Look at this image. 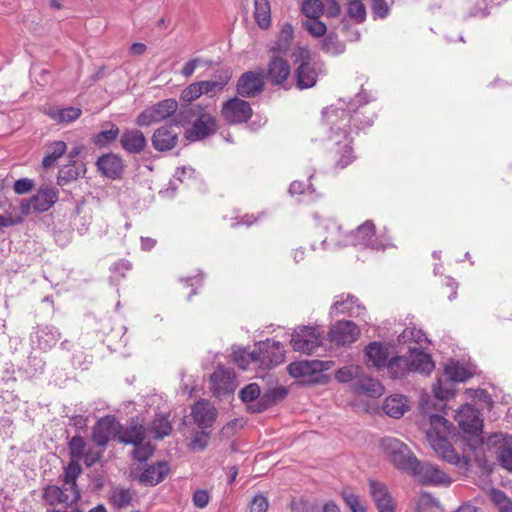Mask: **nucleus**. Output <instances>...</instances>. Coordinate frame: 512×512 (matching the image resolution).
<instances>
[{
    "label": "nucleus",
    "instance_id": "9d476101",
    "mask_svg": "<svg viewBox=\"0 0 512 512\" xmlns=\"http://www.w3.org/2000/svg\"><path fill=\"white\" fill-rule=\"evenodd\" d=\"M177 108L178 103L176 100H162L143 110L136 118L135 123L140 127L150 126L170 117L176 112Z\"/></svg>",
    "mask_w": 512,
    "mask_h": 512
},
{
    "label": "nucleus",
    "instance_id": "7ed1b4c3",
    "mask_svg": "<svg viewBox=\"0 0 512 512\" xmlns=\"http://www.w3.org/2000/svg\"><path fill=\"white\" fill-rule=\"evenodd\" d=\"M328 235L322 241L326 247L341 246L351 243L355 247L370 248L373 250H384L390 243L388 240L375 236V226L371 221H366L348 236H344L341 227L334 221L327 225Z\"/></svg>",
    "mask_w": 512,
    "mask_h": 512
},
{
    "label": "nucleus",
    "instance_id": "c03bdc74",
    "mask_svg": "<svg viewBox=\"0 0 512 512\" xmlns=\"http://www.w3.org/2000/svg\"><path fill=\"white\" fill-rule=\"evenodd\" d=\"M290 195H303V200L305 201H314L318 198L319 194L316 193L315 188L311 183L306 185L301 181H294L290 184L289 187Z\"/></svg>",
    "mask_w": 512,
    "mask_h": 512
},
{
    "label": "nucleus",
    "instance_id": "aec40b11",
    "mask_svg": "<svg viewBox=\"0 0 512 512\" xmlns=\"http://www.w3.org/2000/svg\"><path fill=\"white\" fill-rule=\"evenodd\" d=\"M263 85L261 73L248 71L239 78L237 92L242 97H254L262 92Z\"/></svg>",
    "mask_w": 512,
    "mask_h": 512
},
{
    "label": "nucleus",
    "instance_id": "5fc2aeb1",
    "mask_svg": "<svg viewBox=\"0 0 512 512\" xmlns=\"http://www.w3.org/2000/svg\"><path fill=\"white\" fill-rule=\"evenodd\" d=\"M303 14L310 18H319L324 11V5L320 0H305L301 5Z\"/></svg>",
    "mask_w": 512,
    "mask_h": 512
},
{
    "label": "nucleus",
    "instance_id": "f704fd0d",
    "mask_svg": "<svg viewBox=\"0 0 512 512\" xmlns=\"http://www.w3.org/2000/svg\"><path fill=\"white\" fill-rule=\"evenodd\" d=\"M86 172V167L83 162H70L68 165H65L60 168L57 176V183L60 186H64L69 182L76 180L80 176L84 175Z\"/></svg>",
    "mask_w": 512,
    "mask_h": 512
},
{
    "label": "nucleus",
    "instance_id": "4d7b16f0",
    "mask_svg": "<svg viewBox=\"0 0 512 512\" xmlns=\"http://www.w3.org/2000/svg\"><path fill=\"white\" fill-rule=\"evenodd\" d=\"M71 460L80 461L86 449V443L81 436H74L68 443Z\"/></svg>",
    "mask_w": 512,
    "mask_h": 512
},
{
    "label": "nucleus",
    "instance_id": "c756f323",
    "mask_svg": "<svg viewBox=\"0 0 512 512\" xmlns=\"http://www.w3.org/2000/svg\"><path fill=\"white\" fill-rule=\"evenodd\" d=\"M495 443H501L497 451V459L504 469L512 472V436L507 434H495Z\"/></svg>",
    "mask_w": 512,
    "mask_h": 512
},
{
    "label": "nucleus",
    "instance_id": "864d4df0",
    "mask_svg": "<svg viewBox=\"0 0 512 512\" xmlns=\"http://www.w3.org/2000/svg\"><path fill=\"white\" fill-rule=\"evenodd\" d=\"M303 28L313 37L319 38L326 34L327 27L319 18H310L302 21Z\"/></svg>",
    "mask_w": 512,
    "mask_h": 512
},
{
    "label": "nucleus",
    "instance_id": "7c9ffc66",
    "mask_svg": "<svg viewBox=\"0 0 512 512\" xmlns=\"http://www.w3.org/2000/svg\"><path fill=\"white\" fill-rule=\"evenodd\" d=\"M170 472V466L165 461H160L147 467L140 475V482L154 486L165 479Z\"/></svg>",
    "mask_w": 512,
    "mask_h": 512
},
{
    "label": "nucleus",
    "instance_id": "37998d69",
    "mask_svg": "<svg viewBox=\"0 0 512 512\" xmlns=\"http://www.w3.org/2000/svg\"><path fill=\"white\" fill-rule=\"evenodd\" d=\"M255 19L261 28H267L271 21L270 4L268 0H254Z\"/></svg>",
    "mask_w": 512,
    "mask_h": 512
},
{
    "label": "nucleus",
    "instance_id": "cd10ccee",
    "mask_svg": "<svg viewBox=\"0 0 512 512\" xmlns=\"http://www.w3.org/2000/svg\"><path fill=\"white\" fill-rule=\"evenodd\" d=\"M351 388L355 393L377 398L383 394L384 387L374 378L364 376L362 373L352 384Z\"/></svg>",
    "mask_w": 512,
    "mask_h": 512
},
{
    "label": "nucleus",
    "instance_id": "e2e57ef3",
    "mask_svg": "<svg viewBox=\"0 0 512 512\" xmlns=\"http://www.w3.org/2000/svg\"><path fill=\"white\" fill-rule=\"evenodd\" d=\"M260 395V388L256 383H251L245 386L239 392L240 399L245 402H252L256 400Z\"/></svg>",
    "mask_w": 512,
    "mask_h": 512
},
{
    "label": "nucleus",
    "instance_id": "f03ea898",
    "mask_svg": "<svg viewBox=\"0 0 512 512\" xmlns=\"http://www.w3.org/2000/svg\"><path fill=\"white\" fill-rule=\"evenodd\" d=\"M432 402L430 398L422 399L419 426L436 454L448 463L458 465L461 461L460 455L455 452L449 441L454 427L445 417L431 412Z\"/></svg>",
    "mask_w": 512,
    "mask_h": 512
},
{
    "label": "nucleus",
    "instance_id": "b1692460",
    "mask_svg": "<svg viewBox=\"0 0 512 512\" xmlns=\"http://www.w3.org/2000/svg\"><path fill=\"white\" fill-rule=\"evenodd\" d=\"M97 168L98 170L106 177L111 179L120 178L123 170L124 164L122 159L113 153H108L101 156L97 160Z\"/></svg>",
    "mask_w": 512,
    "mask_h": 512
},
{
    "label": "nucleus",
    "instance_id": "0e129e2a",
    "mask_svg": "<svg viewBox=\"0 0 512 512\" xmlns=\"http://www.w3.org/2000/svg\"><path fill=\"white\" fill-rule=\"evenodd\" d=\"M61 487L56 485L47 486L43 492V498L47 504L53 506L60 504Z\"/></svg>",
    "mask_w": 512,
    "mask_h": 512
},
{
    "label": "nucleus",
    "instance_id": "5701e85b",
    "mask_svg": "<svg viewBox=\"0 0 512 512\" xmlns=\"http://www.w3.org/2000/svg\"><path fill=\"white\" fill-rule=\"evenodd\" d=\"M191 414L200 428H208L215 421L217 411L209 401L200 400L193 405Z\"/></svg>",
    "mask_w": 512,
    "mask_h": 512
},
{
    "label": "nucleus",
    "instance_id": "774afa93",
    "mask_svg": "<svg viewBox=\"0 0 512 512\" xmlns=\"http://www.w3.org/2000/svg\"><path fill=\"white\" fill-rule=\"evenodd\" d=\"M268 507V499L263 494H257L250 503V512H266Z\"/></svg>",
    "mask_w": 512,
    "mask_h": 512
},
{
    "label": "nucleus",
    "instance_id": "338daca9",
    "mask_svg": "<svg viewBox=\"0 0 512 512\" xmlns=\"http://www.w3.org/2000/svg\"><path fill=\"white\" fill-rule=\"evenodd\" d=\"M467 398H472L477 400L480 403H483L487 407H491L493 404V400L491 395L484 389H476V390H467L466 391Z\"/></svg>",
    "mask_w": 512,
    "mask_h": 512
},
{
    "label": "nucleus",
    "instance_id": "a19ab883",
    "mask_svg": "<svg viewBox=\"0 0 512 512\" xmlns=\"http://www.w3.org/2000/svg\"><path fill=\"white\" fill-rule=\"evenodd\" d=\"M455 382L450 380L447 376L439 378L433 385V394L435 398L441 402L451 398L454 395Z\"/></svg>",
    "mask_w": 512,
    "mask_h": 512
},
{
    "label": "nucleus",
    "instance_id": "09e8293b",
    "mask_svg": "<svg viewBox=\"0 0 512 512\" xmlns=\"http://www.w3.org/2000/svg\"><path fill=\"white\" fill-rule=\"evenodd\" d=\"M233 361L243 370L248 369L250 364L257 365L255 350L248 352L245 349H237L233 352Z\"/></svg>",
    "mask_w": 512,
    "mask_h": 512
},
{
    "label": "nucleus",
    "instance_id": "ddd939ff",
    "mask_svg": "<svg viewBox=\"0 0 512 512\" xmlns=\"http://www.w3.org/2000/svg\"><path fill=\"white\" fill-rule=\"evenodd\" d=\"M455 419L460 428L467 434L477 436L482 432L483 420L480 417V412L471 404L462 405L458 409Z\"/></svg>",
    "mask_w": 512,
    "mask_h": 512
},
{
    "label": "nucleus",
    "instance_id": "a878e982",
    "mask_svg": "<svg viewBox=\"0 0 512 512\" xmlns=\"http://www.w3.org/2000/svg\"><path fill=\"white\" fill-rule=\"evenodd\" d=\"M178 133L172 126H162L155 130L152 145L157 151H168L177 144Z\"/></svg>",
    "mask_w": 512,
    "mask_h": 512
},
{
    "label": "nucleus",
    "instance_id": "de8ad7c7",
    "mask_svg": "<svg viewBox=\"0 0 512 512\" xmlns=\"http://www.w3.org/2000/svg\"><path fill=\"white\" fill-rule=\"evenodd\" d=\"M171 424L168 419L163 415H158L152 422L151 432L153 433V437L156 439H162L165 436L169 435L171 432Z\"/></svg>",
    "mask_w": 512,
    "mask_h": 512
},
{
    "label": "nucleus",
    "instance_id": "2eb2a0df",
    "mask_svg": "<svg viewBox=\"0 0 512 512\" xmlns=\"http://www.w3.org/2000/svg\"><path fill=\"white\" fill-rule=\"evenodd\" d=\"M211 390L216 397L232 394L236 388L235 373L230 368L218 367L210 377Z\"/></svg>",
    "mask_w": 512,
    "mask_h": 512
},
{
    "label": "nucleus",
    "instance_id": "6ab92c4d",
    "mask_svg": "<svg viewBox=\"0 0 512 512\" xmlns=\"http://www.w3.org/2000/svg\"><path fill=\"white\" fill-rule=\"evenodd\" d=\"M59 190L55 187L42 186L37 193L30 198L28 208L37 212L49 210L58 200Z\"/></svg>",
    "mask_w": 512,
    "mask_h": 512
},
{
    "label": "nucleus",
    "instance_id": "f3484780",
    "mask_svg": "<svg viewBox=\"0 0 512 512\" xmlns=\"http://www.w3.org/2000/svg\"><path fill=\"white\" fill-rule=\"evenodd\" d=\"M366 313V308L359 303L357 298L350 294L338 296L330 310L332 317L347 315L349 317L364 318Z\"/></svg>",
    "mask_w": 512,
    "mask_h": 512
},
{
    "label": "nucleus",
    "instance_id": "f8f14e48",
    "mask_svg": "<svg viewBox=\"0 0 512 512\" xmlns=\"http://www.w3.org/2000/svg\"><path fill=\"white\" fill-rule=\"evenodd\" d=\"M334 364L331 360H305L293 362L287 369L292 377L309 381L314 374L330 370Z\"/></svg>",
    "mask_w": 512,
    "mask_h": 512
},
{
    "label": "nucleus",
    "instance_id": "423d86ee",
    "mask_svg": "<svg viewBox=\"0 0 512 512\" xmlns=\"http://www.w3.org/2000/svg\"><path fill=\"white\" fill-rule=\"evenodd\" d=\"M189 115L196 117L191 129L187 132V138L190 141L202 140L216 132V120L206 108L200 105L192 106L189 109Z\"/></svg>",
    "mask_w": 512,
    "mask_h": 512
},
{
    "label": "nucleus",
    "instance_id": "13d9d810",
    "mask_svg": "<svg viewBox=\"0 0 512 512\" xmlns=\"http://www.w3.org/2000/svg\"><path fill=\"white\" fill-rule=\"evenodd\" d=\"M80 498L79 490L75 487L66 486L61 488L60 504H64L67 507L72 506Z\"/></svg>",
    "mask_w": 512,
    "mask_h": 512
},
{
    "label": "nucleus",
    "instance_id": "c85d7f7f",
    "mask_svg": "<svg viewBox=\"0 0 512 512\" xmlns=\"http://www.w3.org/2000/svg\"><path fill=\"white\" fill-rule=\"evenodd\" d=\"M475 367L469 363L449 360L444 368V374L454 382H464L475 374Z\"/></svg>",
    "mask_w": 512,
    "mask_h": 512
},
{
    "label": "nucleus",
    "instance_id": "e433bc0d",
    "mask_svg": "<svg viewBox=\"0 0 512 512\" xmlns=\"http://www.w3.org/2000/svg\"><path fill=\"white\" fill-rule=\"evenodd\" d=\"M46 113L51 119L59 123H70L77 120L81 116L82 111L77 107H50Z\"/></svg>",
    "mask_w": 512,
    "mask_h": 512
},
{
    "label": "nucleus",
    "instance_id": "39448f33",
    "mask_svg": "<svg viewBox=\"0 0 512 512\" xmlns=\"http://www.w3.org/2000/svg\"><path fill=\"white\" fill-rule=\"evenodd\" d=\"M382 452L388 461L398 470L409 473L412 466L415 465L417 457L410 448L394 437H384L380 441Z\"/></svg>",
    "mask_w": 512,
    "mask_h": 512
},
{
    "label": "nucleus",
    "instance_id": "a18cd8bd",
    "mask_svg": "<svg viewBox=\"0 0 512 512\" xmlns=\"http://www.w3.org/2000/svg\"><path fill=\"white\" fill-rule=\"evenodd\" d=\"M362 373L359 365H347L338 369L335 373V379L340 383L354 382Z\"/></svg>",
    "mask_w": 512,
    "mask_h": 512
},
{
    "label": "nucleus",
    "instance_id": "052dcab7",
    "mask_svg": "<svg viewBox=\"0 0 512 512\" xmlns=\"http://www.w3.org/2000/svg\"><path fill=\"white\" fill-rule=\"evenodd\" d=\"M105 448H101L99 446L97 447H89L85 449L84 454L82 456V459L84 460V463L87 467H91L96 462H98L104 452Z\"/></svg>",
    "mask_w": 512,
    "mask_h": 512
},
{
    "label": "nucleus",
    "instance_id": "4c0bfd02",
    "mask_svg": "<svg viewBox=\"0 0 512 512\" xmlns=\"http://www.w3.org/2000/svg\"><path fill=\"white\" fill-rule=\"evenodd\" d=\"M427 342V337L425 335V333L415 327V326H409V327H406L402 333L398 336V343L399 344H407L408 345V348L409 347H412L411 344L412 343H415L417 345H419V347H417L418 349H421L423 351V344Z\"/></svg>",
    "mask_w": 512,
    "mask_h": 512
},
{
    "label": "nucleus",
    "instance_id": "f257e3e1",
    "mask_svg": "<svg viewBox=\"0 0 512 512\" xmlns=\"http://www.w3.org/2000/svg\"><path fill=\"white\" fill-rule=\"evenodd\" d=\"M362 95H356L349 103L340 100L337 104L331 105L323 110V118L330 127V140L335 145L336 167L343 169L355 159L349 137V124L352 119L351 112L356 113L358 106L367 103Z\"/></svg>",
    "mask_w": 512,
    "mask_h": 512
},
{
    "label": "nucleus",
    "instance_id": "9b49d317",
    "mask_svg": "<svg viewBox=\"0 0 512 512\" xmlns=\"http://www.w3.org/2000/svg\"><path fill=\"white\" fill-rule=\"evenodd\" d=\"M121 432V424L113 416L99 419L92 430V440L97 446L105 448L110 440L117 438Z\"/></svg>",
    "mask_w": 512,
    "mask_h": 512
},
{
    "label": "nucleus",
    "instance_id": "69168bd1",
    "mask_svg": "<svg viewBox=\"0 0 512 512\" xmlns=\"http://www.w3.org/2000/svg\"><path fill=\"white\" fill-rule=\"evenodd\" d=\"M342 497L347 504V506L351 509L352 512H365V507L361 504L359 497L348 491H344L342 493Z\"/></svg>",
    "mask_w": 512,
    "mask_h": 512
},
{
    "label": "nucleus",
    "instance_id": "79ce46f5",
    "mask_svg": "<svg viewBox=\"0 0 512 512\" xmlns=\"http://www.w3.org/2000/svg\"><path fill=\"white\" fill-rule=\"evenodd\" d=\"M415 506L416 512H442L439 501L429 493L417 496Z\"/></svg>",
    "mask_w": 512,
    "mask_h": 512
},
{
    "label": "nucleus",
    "instance_id": "4468645a",
    "mask_svg": "<svg viewBox=\"0 0 512 512\" xmlns=\"http://www.w3.org/2000/svg\"><path fill=\"white\" fill-rule=\"evenodd\" d=\"M360 335L357 325L349 320L337 321L330 329L328 336L332 343L336 345H351Z\"/></svg>",
    "mask_w": 512,
    "mask_h": 512
},
{
    "label": "nucleus",
    "instance_id": "603ef678",
    "mask_svg": "<svg viewBox=\"0 0 512 512\" xmlns=\"http://www.w3.org/2000/svg\"><path fill=\"white\" fill-rule=\"evenodd\" d=\"M322 50L330 55H339L344 52L345 45L335 35L326 36L321 45Z\"/></svg>",
    "mask_w": 512,
    "mask_h": 512
},
{
    "label": "nucleus",
    "instance_id": "72a5a7b5",
    "mask_svg": "<svg viewBox=\"0 0 512 512\" xmlns=\"http://www.w3.org/2000/svg\"><path fill=\"white\" fill-rule=\"evenodd\" d=\"M408 399L403 395H391L383 403V411L392 418H401L408 410Z\"/></svg>",
    "mask_w": 512,
    "mask_h": 512
},
{
    "label": "nucleus",
    "instance_id": "c9c22d12",
    "mask_svg": "<svg viewBox=\"0 0 512 512\" xmlns=\"http://www.w3.org/2000/svg\"><path fill=\"white\" fill-rule=\"evenodd\" d=\"M231 75L228 71H222L213 80L199 81L202 94L214 96L221 92L228 84Z\"/></svg>",
    "mask_w": 512,
    "mask_h": 512
},
{
    "label": "nucleus",
    "instance_id": "bb28decb",
    "mask_svg": "<svg viewBox=\"0 0 512 512\" xmlns=\"http://www.w3.org/2000/svg\"><path fill=\"white\" fill-rule=\"evenodd\" d=\"M366 363L370 367L380 369L388 363V348L380 342L369 343L364 350Z\"/></svg>",
    "mask_w": 512,
    "mask_h": 512
},
{
    "label": "nucleus",
    "instance_id": "bf43d9fd",
    "mask_svg": "<svg viewBox=\"0 0 512 512\" xmlns=\"http://www.w3.org/2000/svg\"><path fill=\"white\" fill-rule=\"evenodd\" d=\"M348 15L357 22H363L366 18V9L364 4L358 0H352L348 4Z\"/></svg>",
    "mask_w": 512,
    "mask_h": 512
},
{
    "label": "nucleus",
    "instance_id": "393cba45",
    "mask_svg": "<svg viewBox=\"0 0 512 512\" xmlns=\"http://www.w3.org/2000/svg\"><path fill=\"white\" fill-rule=\"evenodd\" d=\"M60 336V332L55 327L45 325L38 326L31 334V339L33 342H37L39 349L46 351L56 345Z\"/></svg>",
    "mask_w": 512,
    "mask_h": 512
},
{
    "label": "nucleus",
    "instance_id": "1a4fd4ad",
    "mask_svg": "<svg viewBox=\"0 0 512 512\" xmlns=\"http://www.w3.org/2000/svg\"><path fill=\"white\" fill-rule=\"evenodd\" d=\"M408 474L425 485L449 486L452 483L451 477L438 466L429 462H420L418 459Z\"/></svg>",
    "mask_w": 512,
    "mask_h": 512
},
{
    "label": "nucleus",
    "instance_id": "49530a36",
    "mask_svg": "<svg viewBox=\"0 0 512 512\" xmlns=\"http://www.w3.org/2000/svg\"><path fill=\"white\" fill-rule=\"evenodd\" d=\"M133 495L130 489L117 487L112 491L110 501L114 507L124 508L132 502Z\"/></svg>",
    "mask_w": 512,
    "mask_h": 512
},
{
    "label": "nucleus",
    "instance_id": "58836bf2",
    "mask_svg": "<svg viewBox=\"0 0 512 512\" xmlns=\"http://www.w3.org/2000/svg\"><path fill=\"white\" fill-rule=\"evenodd\" d=\"M106 129L100 131L92 137V142L96 146L103 148L112 144L119 136V128L114 123L105 124Z\"/></svg>",
    "mask_w": 512,
    "mask_h": 512
},
{
    "label": "nucleus",
    "instance_id": "680f3d73",
    "mask_svg": "<svg viewBox=\"0 0 512 512\" xmlns=\"http://www.w3.org/2000/svg\"><path fill=\"white\" fill-rule=\"evenodd\" d=\"M202 94L201 86L199 82H195L187 86L180 95V98L184 102H192L198 99Z\"/></svg>",
    "mask_w": 512,
    "mask_h": 512
},
{
    "label": "nucleus",
    "instance_id": "8fccbe9b",
    "mask_svg": "<svg viewBox=\"0 0 512 512\" xmlns=\"http://www.w3.org/2000/svg\"><path fill=\"white\" fill-rule=\"evenodd\" d=\"M81 472H82V469H81V466L79 465V461L70 460L68 465L64 468V473H63L64 484L66 486L77 488L76 480H77L78 476L81 474Z\"/></svg>",
    "mask_w": 512,
    "mask_h": 512
},
{
    "label": "nucleus",
    "instance_id": "2f4dec72",
    "mask_svg": "<svg viewBox=\"0 0 512 512\" xmlns=\"http://www.w3.org/2000/svg\"><path fill=\"white\" fill-rule=\"evenodd\" d=\"M290 75V66L282 58L275 57L268 64L267 78L275 85L284 83Z\"/></svg>",
    "mask_w": 512,
    "mask_h": 512
},
{
    "label": "nucleus",
    "instance_id": "6e6d98bb",
    "mask_svg": "<svg viewBox=\"0 0 512 512\" xmlns=\"http://www.w3.org/2000/svg\"><path fill=\"white\" fill-rule=\"evenodd\" d=\"M134 449L132 451V457L134 460L139 462L146 461L150 456H152L154 452V447L150 444V442H139L134 444Z\"/></svg>",
    "mask_w": 512,
    "mask_h": 512
},
{
    "label": "nucleus",
    "instance_id": "20e7f679",
    "mask_svg": "<svg viewBox=\"0 0 512 512\" xmlns=\"http://www.w3.org/2000/svg\"><path fill=\"white\" fill-rule=\"evenodd\" d=\"M386 367L392 379H401L410 372L430 374L434 369V363L421 349L409 347L408 355L391 358Z\"/></svg>",
    "mask_w": 512,
    "mask_h": 512
},
{
    "label": "nucleus",
    "instance_id": "473e14b6",
    "mask_svg": "<svg viewBox=\"0 0 512 512\" xmlns=\"http://www.w3.org/2000/svg\"><path fill=\"white\" fill-rule=\"evenodd\" d=\"M296 86L299 89H308L313 87L318 78V71L311 63L299 64L295 71Z\"/></svg>",
    "mask_w": 512,
    "mask_h": 512
},
{
    "label": "nucleus",
    "instance_id": "412c9836",
    "mask_svg": "<svg viewBox=\"0 0 512 512\" xmlns=\"http://www.w3.org/2000/svg\"><path fill=\"white\" fill-rule=\"evenodd\" d=\"M147 429L144 426V421L139 417L132 418L125 429L121 427V432L118 436V441L124 444H137L145 440Z\"/></svg>",
    "mask_w": 512,
    "mask_h": 512
},
{
    "label": "nucleus",
    "instance_id": "a211bd4d",
    "mask_svg": "<svg viewBox=\"0 0 512 512\" xmlns=\"http://www.w3.org/2000/svg\"><path fill=\"white\" fill-rule=\"evenodd\" d=\"M368 484L378 512H395V503L387 486L373 479H370Z\"/></svg>",
    "mask_w": 512,
    "mask_h": 512
},
{
    "label": "nucleus",
    "instance_id": "6e6552de",
    "mask_svg": "<svg viewBox=\"0 0 512 512\" xmlns=\"http://www.w3.org/2000/svg\"><path fill=\"white\" fill-rule=\"evenodd\" d=\"M257 366L269 369L284 361L285 349L281 342L267 339L255 345Z\"/></svg>",
    "mask_w": 512,
    "mask_h": 512
},
{
    "label": "nucleus",
    "instance_id": "3c124183",
    "mask_svg": "<svg viewBox=\"0 0 512 512\" xmlns=\"http://www.w3.org/2000/svg\"><path fill=\"white\" fill-rule=\"evenodd\" d=\"M489 495L491 501L498 508L499 512H512V501L503 491L492 489Z\"/></svg>",
    "mask_w": 512,
    "mask_h": 512
},
{
    "label": "nucleus",
    "instance_id": "dca6fc26",
    "mask_svg": "<svg viewBox=\"0 0 512 512\" xmlns=\"http://www.w3.org/2000/svg\"><path fill=\"white\" fill-rule=\"evenodd\" d=\"M221 113L228 123L240 124L251 117L252 108L247 101L235 97L224 103Z\"/></svg>",
    "mask_w": 512,
    "mask_h": 512
},
{
    "label": "nucleus",
    "instance_id": "ea45409f",
    "mask_svg": "<svg viewBox=\"0 0 512 512\" xmlns=\"http://www.w3.org/2000/svg\"><path fill=\"white\" fill-rule=\"evenodd\" d=\"M67 145L64 141H55L48 146L47 154L42 160L45 169L52 167L66 152Z\"/></svg>",
    "mask_w": 512,
    "mask_h": 512
},
{
    "label": "nucleus",
    "instance_id": "4be33fe9",
    "mask_svg": "<svg viewBox=\"0 0 512 512\" xmlns=\"http://www.w3.org/2000/svg\"><path fill=\"white\" fill-rule=\"evenodd\" d=\"M120 144L129 154H139L146 148L147 140L142 131L125 129L120 136Z\"/></svg>",
    "mask_w": 512,
    "mask_h": 512
},
{
    "label": "nucleus",
    "instance_id": "0eeeda50",
    "mask_svg": "<svg viewBox=\"0 0 512 512\" xmlns=\"http://www.w3.org/2000/svg\"><path fill=\"white\" fill-rule=\"evenodd\" d=\"M323 331L313 326H301L294 330L291 346L294 351L312 354L322 343Z\"/></svg>",
    "mask_w": 512,
    "mask_h": 512
}]
</instances>
